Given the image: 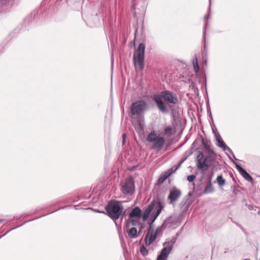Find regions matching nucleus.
Returning a JSON list of instances; mask_svg holds the SVG:
<instances>
[{
	"mask_svg": "<svg viewBox=\"0 0 260 260\" xmlns=\"http://www.w3.org/2000/svg\"><path fill=\"white\" fill-rule=\"evenodd\" d=\"M123 206L118 201H110L106 207L107 215L113 220L116 221L123 214Z\"/></svg>",
	"mask_w": 260,
	"mask_h": 260,
	"instance_id": "1",
	"label": "nucleus"
},
{
	"mask_svg": "<svg viewBox=\"0 0 260 260\" xmlns=\"http://www.w3.org/2000/svg\"><path fill=\"white\" fill-rule=\"evenodd\" d=\"M146 140L149 142H153L152 148L157 150H161L165 143L164 137L159 136L154 131L148 135Z\"/></svg>",
	"mask_w": 260,
	"mask_h": 260,
	"instance_id": "2",
	"label": "nucleus"
},
{
	"mask_svg": "<svg viewBox=\"0 0 260 260\" xmlns=\"http://www.w3.org/2000/svg\"><path fill=\"white\" fill-rule=\"evenodd\" d=\"M145 48V44L140 43L134 54L133 59L135 67H138L140 70H142L144 68Z\"/></svg>",
	"mask_w": 260,
	"mask_h": 260,
	"instance_id": "3",
	"label": "nucleus"
},
{
	"mask_svg": "<svg viewBox=\"0 0 260 260\" xmlns=\"http://www.w3.org/2000/svg\"><path fill=\"white\" fill-rule=\"evenodd\" d=\"M175 242V239L172 238L170 241L165 242L163 244L164 248L161 250L160 254L157 256L156 260H167Z\"/></svg>",
	"mask_w": 260,
	"mask_h": 260,
	"instance_id": "4",
	"label": "nucleus"
},
{
	"mask_svg": "<svg viewBox=\"0 0 260 260\" xmlns=\"http://www.w3.org/2000/svg\"><path fill=\"white\" fill-rule=\"evenodd\" d=\"M120 185L121 191L125 195L132 194L135 191V184L131 177H128L123 180Z\"/></svg>",
	"mask_w": 260,
	"mask_h": 260,
	"instance_id": "5",
	"label": "nucleus"
},
{
	"mask_svg": "<svg viewBox=\"0 0 260 260\" xmlns=\"http://www.w3.org/2000/svg\"><path fill=\"white\" fill-rule=\"evenodd\" d=\"M147 107V104L143 101H137L133 103L131 108V112L132 115L140 114Z\"/></svg>",
	"mask_w": 260,
	"mask_h": 260,
	"instance_id": "6",
	"label": "nucleus"
},
{
	"mask_svg": "<svg viewBox=\"0 0 260 260\" xmlns=\"http://www.w3.org/2000/svg\"><path fill=\"white\" fill-rule=\"evenodd\" d=\"M215 159L211 156H207L204 158L203 161L197 165V168L203 171L207 170L209 167L214 165Z\"/></svg>",
	"mask_w": 260,
	"mask_h": 260,
	"instance_id": "7",
	"label": "nucleus"
},
{
	"mask_svg": "<svg viewBox=\"0 0 260 260\" xmlns=\"http://www.w3.org/2000/svg\"><path fill=\"white\" fill-rule=\"evenodd\" d=\"M160 96L168 104H176L178 102V99L176 94L169 91L161 92Z\"/></svg>",
	"mask_w": 260,
	"mask_h": 260,
	"instance_id": "8",
	"label": "nucleus"
},
{
	"mask_svg": "<svg viewBox=\"0 0 260 260\" xmlns=\"http://www.w3.org/2000/svg\"><path fill=\"white\" fill-rule=\"evenodd\" d=\"M181 194V191L180 190L174 188L171 189L170 191V193L168 196V200H169L170 204H173L176 201H177L180 198Z\"/></svg>",
	"mask_w": 260,
	"mask_h": 260,
	"instance_id": "9",
	"label": "nucleus"
},
{
	"mask_svg": "<svg viewBox=\"0 0 260 260\" xmlns=\"http://www.w3.org/2000/svg\"><path fill=\"white\" fill-rule=\"evenodd\" d=\"M157 232L155 231L151 226L149 228L148 233L145 237V242L147 245H150L156 239Z\"/></svg>",
	"mask_w": 260,
	"mask_h": 260,
	"instance_id": "10",
	"label": "nucleus"
},
{
	"mask_svg": "<svg viewBox=\"0 0 260 260\" xmlns=\"http://www.w3.org/2000/svg\"><path fill=\"white\" fill-rule=\"evenodd\" d=\"M154 100H155L159 109L162 112L166 113L167 112V108H166L165 104L162 101L161 98V97H156L155 98Z\"/></svg>",
	"mask_w": 260,
	"mask_h": 260,
	"instance_id": "11",
	"label": "nucleus"
},
{
	"mask_svg": "<svg viewBox=\"0 0 260 260\" xmlns=\"http://www.w3.org/2000/svg\"><path fill=\"white\" fill-rule=\"evenodd\" d=\"M155 206L154 204L151 203L149 205L145 210L144 213L142 215L143 220H146L149 216L150 213L154 209Z\"/></svg>",
	"mask_w": 260,
	"mask_h": 260,
	"instance_id": "12",
	"label": "nucleus"
},
{
	"mask_svg": "<svg viewBox=\"0 0 260 260\" xmlns=\"http://www.w3.org/2000/svg\"><path fill=\"white\" fill-rule=\"evenodd\" d=\"M238 169L240 172L242 176L248 181L252 182L253 181V179L251 176L243 168L241 167H238Z\"/></svg>",
	"mask_w": 260,
	"mask_h": 260,
	"instance_id": "13",
	"label": "nucleus"
},
{
	"mask_svg": "<svg viewBox=\"0 0 260 260\" xmlns=\"http://www.w3.org/2000/svg\"><path fill=\"white\" fill-rule=\"evenodd\" d=\"M129 216L131 217H136L139 219L142 216L141 211L139 207H135L130 213Z\"/></svg>",
	"mask_w": 260,
	"mask_h": 260,
	"instance_id": "14",
	"label": "nucleus"
},
{
	"mask_svg": "<svg viewBox=\"0 0 260 260\" xmlns=\"http://www.w3.org/2000/svg\"><path fill=\"white\" fill-rule=\"evenodd\" d=\"M171 173H172L169 171L161 174L158 180V183H163L171 175Z\"/></svg>",
	"mask_w": 260,
	"mask_h": 260,
	"instance_id": "15",
	"label": "nucleus"
},
{
	"mask_svg": "<svg viewBox=\"0 0 260 260\" xmlns=\"http://www.w3.org/2000/svg\"><path fill=\"white\" fill-rule=\"evenodd\" d=\"M129 237L134 238L137 237V230L135 228H132L127 231Z\"/></svg>",
	"mask_w": 260,
	"mask_h": 260,
	"instance_id": "16",
	"label": "nucleus"
},
{
	"mask_svg": "<svg viewBox=\"0 0 260 260\" xmlns=\"http://www.w3.org/2000/svg\"><path fill=\"white\" fill-rule=\"evenodd\" d=\"M202 144L210 155L214 153V151L211 149L210 145L208 143L207 141L203 140Z\"/></svg>",
	"mask_w": 260,
	"mask_h": 260,
	"instance_id": "17",
	"label": "nucleus"
},
{
	"mask_svg": "<svg viewBox=\"0 0 260 260\" xmlns=\"http://www.w3.org/2000/svg\"><path fill=\"white\" fill-rule=\"evenodd\" d=\"M174 132L173 128L171 126H168L164 129L165 135L168 137L172 136Z\"/></svg>",
	"mask_w": 260,
	"mask_h": 260,
	"instance_id": "18",
	"label": "nucleus"
},
{
	"mask_svg": "<svg viewBox=\"0 0 260 260\" xmlns=\"http://www.w3.org/2000/svg\"><path fill=\"white\" fill-rule=\"evenodd\" d=\"M216 181L218 185L220 186H222L225 184V180L223 179L221 175L217 177Z\"/></svg>",
	"mask_w": 260,
	"mask_h": 260,
	"instance_id": "19",
	"label": "nucleus"
},
{
	"mask_svg": "<svg viewBox=\"0 0 260 260\" xmlns=\"http://www.w3.org/2000/svg\"><path fill=\"white\" fill-rule=\"evenodd\" d=\"M192 63L195 72H198L199 71V67L198 64V60L197 57H195L193 58Z\"/></svg>",
	"mask_w": 260,
	"mask_h": 260,
	"instance_id": "20",
	"label": "nucleus"
},
{
	"mask_svg": "<svg viewBox=\"0 0 260 260\" xmlns=\"http://www.w3.org/2000/svg\"><path fill=\"white\" fill-rule=\"evenodd\" d=\"M213 191V188L212 186L211 183L210 182L208 185L206 187L204 190L205 193H209Z\"/></svg>",
	"mask_w": 260,
	"mask_h": 260,
	"instance_id": "21",
	"label": "nucleus"
},
{
	"mask_svg": "<svg viewBox=\"0 0 260 260\" xmlns=\"http://www.w3.org/2000/svg\"><path fill=\"white\" fill-rule=\"evenodd\" d=\"M204 159V154L203 152L199 151L198 152V155L197 157V165H199L200 162L203 161Z\"/></svg>",
	"mask_w": 260,
	"mask_h": 260,
	"instance_id": "22",
	"label": "nucleus"
},
{
	"mask_svg": "<svg viewBox=\"0 0 260 260\" xmlns=\"http://www.w3.org/2000/svg\"><path fill=\"white\" fill-rule=\"evenodd\" d=\"M162 208V206H161L160 203H158V206L156 207V212L154 217V219L156 218V217L159 214Z\"/></svg>",
	"mask_w": 260,
	"mask_h": 260,
	"instance_id": "23",
	"label": "nucleus"
},
{
	"mask_svg": "<svg viewBox=\"0 0 260 260\" xmlns=\"http://www.w3.org/2000/svg\"><path fill=\"white\" fill-rule=\"evenodd\" d=\"M140 252L144 256L147 255L148 253L147 250L144 246L141 247Z\"/></svg>",
	"mask_w": 260,
	"mask_h": 260,
	"instance_id": "24",
	"label": "nucleus"
},
{
	"mask_svg": "<svg viewBox=\"0 0 260 260\" xmlns=\"http://www.w3.org/2000/svg\"><path fill=\"white\" fill-rule=\"evenodd\" d=\"M196 178V177L194 175H189L187 177V180L190 182H192L194 179Z\"/></svg>",
	"mask_w": 260,
	"mask_h": 260,
	"instance_id": "25",
	"label": "nucleus"
},
{
	"mask_svg": "<svg viewBox=\"0 0 260 260\" xmlns=\"http://www.w3.org/2000/svg\"><path fill=\"white\" fill-rule=\"evenodd\" d=\"M131 223L132 225H136L137 224L138 221L136 220H134V219H132L131 220Z\"/></svg>",
	"mask_w": 260,
	"mask_h": 260,
	"instance_id": "26",
	"label": "nucleus"
},
{
	"mask_svg": "<svg viewBox=\"0 0 260 260\" xmlns=\"http://www.w3.org/2000/svg\"><path fill=\"white\" fill-rule=\"evenodd\" d=\"M126 134H124L122 135V143L124 144L125 142Z\"/></svg>",
	"mask_w": 260,
	"mask_h": 260,
	"instance_id": "27",
	"label": "nucleus"
},
{
	"mask_svg": "<svg viewBox=\"0 0 260 260\" xmlns=\"http://www.w3.org/2000/svg\"><path fill=\"white\" fill-rule=\"evenodd\" d=\"M219 146L221 147H223L225 146V144L222 141H219Z\"/></svg>",
	"mask_w": 260,
	"mask_h": 260,
	"instance_id": "28",
	"label": "nucleus"
}]
</instances>
